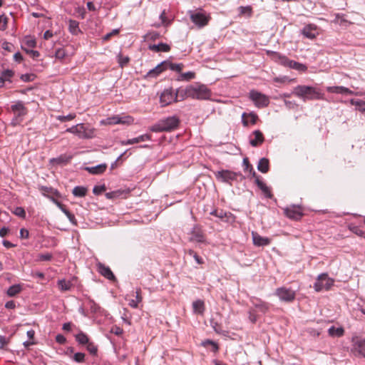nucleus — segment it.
I'll use <instances>...</instances> for the list:
<instances>
[{
  "label": "nucleus",
  "instance_id": "obj_10",
  "mask_svg": "<svg viewBox=\"0 0 365 365\" xmlns=\"http://www.w3.org/2000/svg\"><path fill=\"white\" fill-rule=\"evenodd\" d=\"M217 180L230 183L237 179L238 174L229 170H222L215 173Z\"/></svg>",
  "mask_w": 365,
  "mask_h": 365
},
{
  "label": "nucleus",
  "instance_id": "obj_59",
  "mask_svg": "<svg viewBox=\"0 0 365 365\" xmlns=\"http://www.w3.org/2000/svg\"><path fill=\"white\" fill-rule=\"evenodd\" d=\"M25 45L29 48H34L36 45L35 39L28 38L24 42Z\"/></svg>",
  "mask_w": 365,
  "mask_h": 365
},
{
  "label": "nucleus",
  "instance_id": "obj_9",
  "mask_svg": "<svg viewBox=\"0 0 365 365\" xmlns=\"http://www.w3.org/2000/svg\"><path fill=\"white\" fill-rule=\"evenodd\" d=\"M351 352L356 356L365 358V339L359 336L353 337Z\"/></svg>",
  "mask_w": 365,
  "mask_h": 365
},
{
  "label": "nucleus",
  "instance_id": "obj_48",
  "mask_svg": "<svg viewBox=\"0 0 365 365\" xmlns=\"http://www.w3.org/2000/svg\"><path fill=\"white\" fill-rule=\"evenodd\" d=\"M123 192L120 190H115V191H113V192H107L106 194V196L108 199L116 198V197H119L123 194Z\"/></svg>",
  "mask_w": 365,
  "mask_h": 365
},
{
  "label": "nucleus",
  "instance_id": "obj_5",
  "mask_svg": "<svg viewBox=\"0 0 365 365\" xmlns=\"http://www.w3.org/2000/svg\"><path fill=\"white\" fill-rule=\"evenodd\" d=\"M66 132L75 134L82 139H88L93 137V129L86 127L83 123L73 125L67 128Z\"/></svg>",
  "mask_w": 365,
  "mask_h": 365
},
{
  "label": "nucleus",
  "instance_id": "obj_25",
  "mask_svg": "<svg viewBox=\"0 0 365 365\" xmlns=\"http://www.w3.org/2000/svg\"><path fill=\"white\" fill-rule=\"evenodd\" d=\"M107 165L106 163L99 164L94 167L86 168V170L91 174H101L106 170Z\"/></svg>",
  "mask_w": 365,
  "mask_h": 365
},
{
  "label": "nucleus",
  "instance_id": "obj_24",
  "mask_svg": "<svg viewBox=\"0 0 365 365\" xmlns=\"http://www.w3.org/2000/svg\"><path fill=\"white\" fill-rule=\"evenodd\" d=\"M149 49L155 52H168L170 50V46L164 43L153 44L149 46Z\"/></svg>",
  "mask_w": 365,
  "mask_h": 365
},
{
  "label": "nucleus",
  "instance_id": "obj_58",
  "mask_svg": "<svg viewBox=\"0 0 365 365\" xmlns=\"http://www.w3.org/2000/svg\"><path fill=\"white\" fill-rule=\"evenodd\" d=\"M52 201L56 205V206L65 214V212H67L68 210L66 209V207H65L64 205H63L61 202H60L59 201L52 198Z\"/></svg>",
  "mask_w": 365,
  "mask_h": 365
},
{
  "label": "nucleus",
  "instance_id": "obj_62",
  "mask_svg": "<svg viewBox=\"0 0 365 365\" xmlns=\"http://www.w3.org/2000/svg\"><path fill=\"white\" fill-rule=\"evenodd\" d=\"M56 341L60 344H64L66 341V339L62 334H57L56 336Z\"/></svg>",
  "mask_w": 365,
  "mask_h": 365
},
{
  "label": "nucleus",
  "instance_id": "obj_14",
  "mask_svg": "<svg viewBox=\"0 0 365 365\" xmlns=\"http://www.w3.org/2000/svg\"><path fill=\"white\" fill-rule=\"evenodd\" d=\"M301 34L309 39H314L319 35L318 28L316 25L309 24L306 25L301 31Z\"/></svg>",
  "mask_w": 365,
  "mask_h": 365
},
{
  "label": "nucleus",
  "instance_id": "obj_36",
  "mask_svg": "<svg viewBox=\"0 0 365 365\" xmlns=\"http://www.w3.org/2000/svg\"><path fill=\"white\" fill-rule=\"evenodd\" d=\"M350 103L351 105L356 106V109L361 112L365 113V101L361 100H355V99H351Z\"/></svg>",
  "mask_w": 365,
  "mask_h": 365
},
{
  "label": "nucleus",
  "instance_id": "obj_27",
  "mask_svg": "<svg viewBox=\"0 0 365 365\" xmlns=\"http://www.w3.org/2000/svg\"><path fill=\"white\" fill-rule=\"evenodd\" d=\"M141 291L140 289H138L135 292V299H130L128 302V304L132 308H138V304L142 301V297L140 295Z\"/></svg>",
  "mask_w": 365,
  "mask_h": 365
},
{
  "label": "nucleus",
  "instance_id": "obj_57",
  "mask_svg": "<svg viewBox=\"0 0 365 365\" xmlns=\"http://www.w3.org/2000/svg\"><path fill=\"white\" fill-rule=\"evenodd\" d=\"M52 258V255L50 253L41 254L38 256V259L41 261H49Z\"/></svg>",
  "mask_w": 365,
  "mask_h": 365
},
{
  "label": "nucleus",
  "instance_id": "obj_60",
  "mask_svg": "<svg viewBox=\"0 0 365 365\" xmlns=\"http://www.w3.org/2000/svg\"><path fill=\"white\" fill-rule=\"evenodd\" d=\"M284 102L286 107L289 109H294L297 106V104L295 103V101L284 100Z\"/></svg>",
  "mask_w": 365,
  "mask_h": 365
},
{
  "label": "nucleus",
  "instance_id": "obj_18",
  "mask_svg": "<svg viewBox=\"0 0 365 365\" xmlns=\"http://www.w3.org/2000/svg\"><path fill=\"white\" fill-rule=\"evenodd\" d=\"M252 135L254 136V138H252V137H250V143L252 147H257L262 144L263 142L264 141V135L259 130H255L252 133Z\"/></svg>",
  "mask_w": 365,
  "mask_h": 365
},
{
  "label": "nucleus",
  "instance_id": "obj_41",
  "mask_svg": "<svg viewBox=\"0 0 365 365\" xmlns=\"http://www.w3.org/2000/svg\"><path fill=\"white\" fill-rule=\"evenodd\" d=\"M276 56L277 57L278 62L280 64L289 68V62H291L292 60H289L285 56H282L279 53H276Z\"/></svg>",
  "mask_w": 365,
  "mask_h": 365
},
{
  "label": "nucleus",
  "instance_id": "obj_42",
  "mask_svg": "<svg viewBox=\"0 0 365 365\" xmlns=\"http://www.w3.org/2000/svg\"><path fill=\"white\" fill-rule=\"evenodd\" d=\"M130 61L128 56H124L121 53L118 56V62L120 67H124Z\"/></svg>",
  "mask_w": 365,
  "mask_h": 365
},
{
  "label": "nucleus",
  "instance_id": "obj_43",
  "mask_svg": "<svg viewBox=\"0 0 365 365\" xmlns=\"http://www.w3.org/2000/svg\"><path fill=\"white\" fill-rule=\"evenodd\" d=\"M202 345L204 346H207L208 345H210L211 350L215 353L217 352L219 349L217 344L211 340H206L205 341L202 342Z\"/></svg>",
  "mask_w": 365,
  "mask_h": 365
},
{
  "label": "nucleus",
  "instance_id": "obj_37",
  "mask_svg": "<svg viewBox=\"0 0 365 365\" xmlns=\"http://www.w3.org/2000/svg\"><path fill=\"white\" fill-rule=\"evenodd\" d=\"M87 189L83 186H76L73 188L72 193L76 197H84L86 195Z\"/></svg>",
  "mask_w": 365,
  "mask_h": 365
},
{
  "label": "nucleus",
  "instance_id": "obj_13",
  "mask_svg": "<svg viewBox=\"0 0 365 365\" xmlns=\"http://www.w3.org/2000/svg\"><path fill=\"white\" fill-rule=\"evenodd\" d=\"M175 101V93L172 88L165 89L161 93L160 97V102L162 106L170 105Z\"/></svg>",
  "mask_w": 365,
  "mask_h": 365
},
{
  "label": "nucleus",
  "instance_id": "obj_21",
  "mask_svg": "<svg viewBox=\"0 0 365 365\" xmlns=\"http://www.w3.org/2000/svg\"><path fill=\"white\" fill-rule=\"evenodd\" d=\"M11 110L14 113V115L18 116V118H22L26 114V108L21 101H19L12 105Z\"/></svg>",
  "mask_w": 365,
  "mask_h": 365
},
{
  "label": "nucleus",
  "instance_id": "obj_35",
  "mask_svg": "<svg viewBox=\"0 0 365 365\" xmlns=\"http://www.w3.org/2000/svg\"><path fill=\"white\" fill-rule=\"evenodd\" d=\"M210 215H214L220 219L228 218L232 215L230 212H225L222 210H214L210 212Z\"/></svg>",
  "mask_w": 365,
  "mask_h": 365
},
{
  "label": "nucleus",
  "instance_id": "obj_7",
  "mask_svg": "<svg viewBox=\"0 0 365 365\" xmlns=\"http://www.w3.org/2000/svg\"><path fill=\"white\" fill-rule=\"evenodd\" d=\"M274 294L281 302L285 303L292 302L296 297V292L291 288L281 287L275 290Z\"/></svg>",
  "mask_w": 365,
  "mask_h": 365
},
{
  "label": "nucleus",
  "instance_id": "obj_31",
  "mask_svg": "<svg viewBox=\"0 0 365 365\" xmlns=\"http://www.w3.org/2000/svg\"><path fill=\"white\" fill-rule=\"evenodd\" d=\"M58 286L61 291H68L71 289L73 284L69 280L60 279L58 281Z\"/></svg>",
  "mask_w": 365,
  "mask_h": 365
},
{
  "label": "nucleus",
  "instance_id": "obj_46",
  "mask_svg": "<svg viewBox=\"0 0 365 365\" xmlns=\"http://www.w3.org/2000/svg\"><path fill=\"white\" fill-rule=\"evenodd\" d=\"M75 118H76L75 113H70L67 115H58V116H57L56 118L61 122H66V121L71 120L74 119Z\"/></svg>",
  "mask_w": 365,
  "mask_h": 365
},
{
  "label": "nucleus",
  "instance_id": "obj_3",
  "mask_svg": "<svg viewBox=\"0 0 365 365\" xmlns=\"http://www.w3.org/2000/svg\"><path fill=\"white\" fill-rule=\"evenodd\" d=\"M187 14L190 21L197 29H202L206 26L211 19L210 14L207 13L202 9L190 10Z\"/></svg>",
  "mask_w": 365,
  "mask_h": 365
},
{
  "label": "nucleus",
  "instance_id": "obj_1",
  "mask_svg": "<svg viewBox=\"0 0 365 365\" xmlns=\"http://www.w3.org/2000/svg\"><path fill=\"white\" fill-rule=\"evenodd\" d=\"M292 94L302 99L303 101L324 99V93H321L317 88L309 86H296Z\"/></svg>",
  "mask_w": 365,
  "mask_h": 365
},
{
  "label": "nucleus",
  "instance_id": "obj_8",
  "mask_svg": "<svg viewBox=\"0 0 365 365\" xmlns=\"http://www.w3.org/2000/svg\"><path fill=\"white\" fill-rule=\"evenodd\" d=\"M249 97L254 102L255 105L258 108L266 107L269 103V99L268 96L255 90L250 91Z\"/></svg>",
  "mask_w": 365,
  "mask_h": 365
},
{
  "label": "nucleus",
  "instance_id": "obj_50",
  "mask_svg": "<svg viewBox=\"0 0 365 365\" xmlns=\"http://www.w3.org/2000/svg\"><path fill=\"white\" fill-rule=\"evenodd\" d=\"M239 12L240 14L243 15V14H247L248 16H250L251 14H252V8L249 6H240L239 9Z\"/></svg>",
  "mask_w": 365,
  "mask_h": 365
},
{
  "label": "nucleus",
  "instance_id": "obj_45",
  "mask_svg": "<svg viewBox=\"0 0 365 365\" xmlns=\"http://www.w3.org/2000/svg\"><path fill=\"white\" fill-rule=\"evenodd\" d=\"M8 17L4 14L0 15V30L4 31L7 28Z\"/></svg>",
  "mask_w": 365,
  "mask_h": 365
},
{
  "label": "nucleus",
  "instance_id": "obj_19",
  "mask_svg": "<svg viewBox=\"0 0 365 365\" xmlns=\"http://www.w3.org/2000/svg\"><path fill=\"white\" fill-rule=\"evenodd\" d=\"M258 116L255 113H243L242 115V123L244 126L247 127L250 123L255 125L257 123Z\"/></svg>",
  "mask_w": 365,
  "mask_h": 365
},
{
  "label": "nucleus",
  "instance_id": "obj_29",
  "mask_svg": "<svg viewBox=\"0 0 365 365\" xmlns=\"http://www.w3.org/2000/svg\"><path fill=\"white\" fill-rule=\"evenodd\" d=\"M257 169L262 173H267L269 170V160L265 158H261L257 165Z\"/></svg>",
  "mask_w": 365,
  "mask_h": 365
},
{
  "label": "nucleus",
  "instance_id": "obj_20",
  "mask_svg": "<svg viewBox=\"0 0 365 365\" xmlns=\"http://www.w3.org/2000/svg\"><path fill=\"white\" fill-rule=\"evenodd\" d=\"M166 63L167 61H163L160 64L157 65L154 68L150 70L145 77L148 78H154L158 76L160 73H161L163 71L166 70Z\"/></svg>",
  "mask_w": 365,
  "mask_h": 365
},
{
  "label": "nucleus",
  "instance_id": "obj_28",
  "mask_svg": "<svg viewBox=\"0 0 365 365\" xmlns=\"http://www.w3.org/2000/svg\"><path fill=\"white\" fill-rule=\"evenodd\" d=\"M68 30L73 35H78L81 30L79 29V23L76 20H69Z\"/></svg>",
  "mask_w": 365,
  "mask_h": 365
},
{
  "label": "nucleus",
  "instance_id": "obj_6",
  "mask_svg": "<svg viewBox=\"0 0 365 365\" xmlns=\"http://www.w3.org/2000/svg\"><path fill=\"white\" fill-rule=\"evenodd\" d=\"M334 280L329 277L327 274H319L314 284V289L316 292H321L323 289L329 290L334 285Z\"/></svg>",
  "mask_w": 365,
  "mask_h": 365
},
{
  "label": "nucleus",
  "instance_id": "obj_49",
  "mask_svg": "<svg viewBox=\"0 0 365 365\" xmlns=\"http://www.w3.org/2000/svg\"><path fill=\"white\" fill-rule=\"evenodd\" d=\"M14 73L12 70H5L2 72L1 77L4 78V81H10V78L13 77Z\"/></svg>",
  "mask_w": 365,
  "mask_h": 365
},
{
  "label": "nucleus",
  "instance_id": "obj_63",
  "mask_svg": "<svg viewBox=\"0 0 365 365\" xmlns=\"http://www.w3.org/2000/svg\"><path fill=\"white\" fill-rule=\"evenodd\" d=\"M29 236V232L27 230L21 228L20 230V237L22 239H27Z\"/></svg>",
  "mask_w": 365,
  "mask_h": 365
},
{
  "label": "nucleus",
  "instance_id": "obj_56",
  "mask_svg": "<svg viewBox=\"0 0 365 365\" xmlns=\"http://www.w3.org/2000/svg\"><path fill=\"white\" fill-rule=\"evenodd\" d=\"M181 77H182V79L188 81V80H190V79H192L195 78V73H193L192 71L183 73L181 74Z\"/></svg>",
  "mask_w": 365,
  "mask_h": 365
},
{
  "label": "nucleus",
  "instance_id": "obj_55",
  "mask_svg": "<svg viewBox=\"0 0 365 365\" xmlns=\"http://www.w3.org/2000/svg\"><path fill=\"white\" fill-rule=\"evenodd\" d=\"M73 359L76 362H83L84 361V359H85V354L83 353H81V352L76 353L73 355Z\"/></svg>",
  "mask_w": 365,
  "mask_h": 365
},
{
  "label": "nucleus",
  "instance_id": "obj_51",
  "mask_svg": "<svg viewBox=\"0 0 365 365\" xmlns=\"http://www.w3.org/2000/svg\"><path fill=\"white\" fill-rule=\"evenodd\" d=\"M88 305L92 312H97L100 309V307L93 299L88 300Z\"/></svg>",
  "mask_w": 365,
  "mask_h": 365
},
{
  "label": "nucleus",
  "instance_id": "obj_34",
  "mask_svg": "<svg viewBox=\"0 0 365 365\" xmlns=\"http://www.w3.org/2000/svg\"><path fill=\"white\" fill-rule=\"evenodd\" d=\"M21 291L20 284H14L9 287L6 294L9 297H14Z\"/></svg>",
  "mask_w": 365,
  "mask_h": 365
},
{
  "label": "nucleus",
  "instance_id": "obj_4",
  "mask_svg": "<svg viewBox=\"0 0 365 365\" xmlns=\"http://www.w3.org/2000/svg\"><path fill=\"white\" fill-rule=\"evenodd\" d=\"M186 93L190 98L197 100H207L211 96L210 90L206 86L201 84L187 86Z\"/></svg>",
  "mask_w": 365,
  "mask_h": 365
},
{
  "label": "nucleus",
  "instance_id": "obj_30",
  "mask_svg": "<svg viewBox=\"0 0 365 365\" xmlns=\"http://www.w3.org/2000/svg\"><path fill=\"white\" fill-rule=\"evenodd\" d=\"M193 312L196 314H202L205 310V304L202 300H196L192 303Z\"/></svg>",
  "mask_w": 365,
  "mask_h": 365
},
{
  "label": "nucleus",
  "instance_id": "obj_26",
  "mask_svg": "<svg viewBox=\"0 0 365 365\" xmlns=\"http://www.w3.org/2000/svg\"><path fill=\"white\" fill-rule=\"evenodd\" d=\"M328 333L331 336L340 337L344 335V330L342 327H335L332 326L329 328Z\"/></svg>",
  "mask_w": 365,
  "mask_h": 365
},
{
  "label": "nucleus",
  "instance_id": "obj_61",
  "mask_svg": "<svg viewBox=\"0 0 365 365\" xmlns=\"http://www.w3.org/2000/svg\"><path fill=\"white\" fill-rule=\"evenodd\" d=\"M137 138L138 143L151 140V135L149 134H143Z\"/></svg>",
  "mask_w": 365,
  "mask_h": 365
},
{
  "label": "nucleus",
  "instance_id": "obj_53",
  "mask_svg": "<svg viewBox=\"0 0 365 365\" xmlns=\"http://www.w3.org/2000/svg\"><path fill=\"white\" fill-rule=\"evenodd\" d=\"M105 190H106L105 185H96L93 189V192L95 195H100Z\"/></svg>",
  "mask_w": 365,
  "mask_h": 365
},
{
  "label": "nucleus",
  "instance_id": "obj_12",
  "mask_svg": "<svg viewBox=\"0 0 365 365\" xmlns=\"http://www.w3.org/2000/svg\"><path fill=\"white\" fill-rule=\"evenodd\" d=\"M189 235H190V237H189L190 242H196L198 243H205L206 242L205 236L202 229L197 225H195L192 227V229L191 230Z\"/></svg>",
  "mask_w": 365,
  "mask_h": 365
},
{
  "label": "nucleus",
  "instance_id": "obj_38",
  "mask_svg": "<svg viewBox=\"0 0 365 365\" xmlns=\"http://www.w3.org/2000/svg\"><path fill=\"white\" fill-rule=\"evenodd\" d=\"M183 67H184V66L182 63H170L169 61H167V63H166L167 69L169 68L171 71H175L177 72H180Z\"/></svg>",
  "mask_w": 365,
  "mask_h": 365
},
{
  "label": "nucleus",
  "instance_id": "obj_40",
  "mask_svg": "<svg viewBox=\"0 0 365 365\" xmlns=\"http://www.w3.org/2000/svg\"><path fill=\"white\" fill-rule=\"evenodd\" d=\"M68 56V53L63 48H58L55 52V57L58 60H63Z\"/></svg>",
  "mask_w": 365,
  "mask_h": 365
},
{
  "label": "nucleus",
  "instance_id": "obj_33",
  "mask_svg": "<svg viewBox=\"0 0 365 365\" xmlns=\"http://www.w3.org/2000/svg\"><path fill=\"white\" fill-rule=\"evenodd\" d=\"M75 338L78 343L82 345H86L90 341L88 336L83 331L77 334Z\"/></svg>",
  "mask_w": 365,
  "mask_h": 365
},
{
  "label": "nucleus",
  "instance_id": "obj_15",
  "mask_svg": "<svg viewBox=\"0 0 365 365\" xmlns=\"http://www.w3.org/2000/svg\"><path fill=\"white\" fill-rule=\"evenodd\" d=\"M284 214L290 219L299 220L303 215L299 207L292 205L284 209Z\"/></svg>",
  "mask_w": 365,
  "mask_h": 365
},
{
  "label": "nucleus",
  "instance_id": "obj_64",
  "mask_svg": "<svg viewBox=\"0 0 365 365\" xmlns=\"http://www.w3.org/2000/svg\"><path fill=\"white\" fill-rule=\"evenodd\" d=\"M2 48L5 51H11V48L13 47V45L11 43H9V42H6V41H4L3 43H2Z\"/></svg>",
  "mask_w": 365,
  "mask_h": 365
},
{
  "label": "nucleus",
  "instance_id": "obj_39",
  "mask_svg": "<svg viewBox=\"0 0 365 365\" xmlns=\"http://www.w3.org/2000/svg\"><path fill=\"white\" fill-rule=\"evenodd\" d=\"M289 68L297 70V71H305L307 69V67L305 65L296 62L294 61H292L289 62Z\"/></svg>",
  "mask_w": 365,
  "mask_h": 365
},
{
  "label": "nucleus",
  "instance_id": "obj_54",
  "mask_svg": "<svg viewBox=\"0 0 365 365\" xmlns=\"http://www.w3.org/2000/svg\"><path fill=\"white\" fill-rule=\"evenodd\" d=\"M255 307L262 312H267L269 309L268 304L262 302H260L258 304H255Z\"/></svg>",
  "mask_w": 365,
  "mask_h": 365
},
{
  "label": "nucleus",
  "instance_id": "obj_17",
  "mask_svg": "<svg viewBox=\"0 0 365 365\" xmlns=\"http://www.w3.org/2000/svg\"><path fill=\"white\" fill-rule=\"evenodd\" d=\"M98 272L104 277L109 280H115V277L109 267L106 266L103 263L98 262L97 264Z\"/></svg>",
  "mask_w": 365,
  "mask_h": 365
},
{
  "label": "nucleus",
  "instance_id": "obj_22",
  "mask_svg": "<svg viewBox=\"0 0 365 365\" xmlns=\"http://www.w3.org/2000/svg\"><path fill=\"white\" fill-rule=\"evenodd\" d=\"M253 243L256 246H266L270 244V240L268 237L260 236L256 232H252Z\"/></svg>",
  "mask_w": 365,
  "mask_h": 365
},
{
  "label": "nucleus",
  "instance_id": "obj_47",
  "mask_svg": "<svg viewBox=\"0 0 365 365\" xmlns=\"http://www.w3.org/2000/svg\"><path fill=\"white\" fill-rule=\"evenodd\" d=\"M13 213L14 215H16V216L21 217V218H25V217H26V212H25L24 209L21 207H15V209L13 211Z\"/></svg>",
  "mask_w": 365,
  "mask_h": 365
},
{
  "label": "nucleus",
  "instance_id": "obj_23",
  "mask_svg": "<svg viewBox=\"0 0 365 365\" xmlns=\"http://www.w3.org/2000/svg\"><path fill=\"white\" fill-rule=\"evenodd\" d=\"M255 182L258 187L262 190V192L264 193L266 197L267 198H272V194L270 191V189L269 187L266 185L264 182H263L262 180H260L258 178H256Z\"/></svg>",
  "mask_w": 365,
  "mask_h": 365
},
{
  "label": "nucleus",
  "instance_id": "obj_32",
  "mask_svg": "<svg viewBox=\"0 0 365 365\" xmlns=\"http://www.w3.org/2000/svg\"><path fill=\"white\" fill-rule=\"evenodd\" d=\"M187 87L185 88H179L175 93V101L184 100L186 98H190L186 93Z\"/></svg>",
  "mask_w": 365,
  "mask_h": 365
},
{
  "label": "nucleus",
  "instance_id": "obj_52",
  "mask_svg": "<svg viewBox=\"0 0 365 365\" xmlns=\"http://www.w3.org/2000/svg\"><path fill=\"white\" fill-rule=\"evenodd\" d=\"M120 145H133V144H135V143H138V138H131V139H128L127 140H121L120 142Z\"/></svg>",
  "mask_w": 365,
  "mask_h": 365
},
{
  "label": "nucleus",
  "instance_id": "obj_11",
  "mask_svg": "<svg viewBox=\"0 0 365 365\" xmlns=\"http://www.w3.org/2000/svg\"><path fill=\"white\" fill-rule=\"evenodd\" d=\"M134 122V118L130 115H116L109 117L106 119V123L109 125H131Z\"/></svg>",
  "mask_w": 365,
  "mask_h": 365
},
{
  "label": "nucleus",
  "instance_id": "obj_2",
  "mask_svg": "<svg viewBox=\"0 0 365 365\" xmlns=\"http://www.w3.org/2000/svg\"><path fill=\"white\" fill-rule=\"evenodd\" d=\"M180 120L177 116H170L160 120L150 128V130L155 133L171 131L178 126Z\"/></svg>",
  "mask_w": 365,
  "mask_h": 365
},
{
  "label": "nucleus",
  "instance_id": "obj_44",
  "mask_svg": "<svg viewBox=\"0 0 365 365\" xmlns=\"http://www.w3.org/2000/svg\"><path fill=\"white\" fill-rule=\"evenodd\" d=\"M86 349L91 354L96 355L98 351L97 346L91 341L86 344Z\"/></svg>",
  "mask_w": 365,
  "mask_h": 365
},
{
  "label": "nucleus",
  "instance_id": "obj_16",
  "mask_svg": "<svg viewBox=\"0 0 365 365\" xmlns=\"http://www.w3.org/2000/svg\"><path fill=\"white\" fill-rule=\"evenodd\" d=\"M326 90L331 93H338L343 95H356L359 96V93H354L349 88L344 86H328Z\"/></svg>",
  "mask_w": 365,
  "mask_h": 365
}]
</instances>
